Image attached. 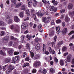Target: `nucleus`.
I'll list each match as a JSON object with an SVG mask.
<instances>
[{
	"label": "nucleus",
	"mask_w": 74,
	"mask_h": 74,
	"mask_svg": "<svg viewBox=\"0 0 74 74\" xmlns=\"http://www.w3.org/2000/svg\"><path fill=\"white\" fill-rule=\"evenodd\" d=\"M20 57L19 56H18L12 58L11 62L12 63H14L16 62L19 61Z\"/></svg>",
	"instance_id": "obj_1"
},
{
	"label": "nucleus",
	"mask_w": 74,
	"mask_h": 74,
	"mask_svg": "<svg viewBox=\"0 0 74 74\" xmlns=\"http://www.w3.org/2000/svg\"><path fill=\"white\" fill-rule=\"evenodd\" d=\"M41 64V62H40L37 61H35L34 63L33 64V65L36 67H37L38 66H40Z\"/></svg>",
	"instance_id": "obj_2"
},
{
	"label": "nucleus",
	"mask_w": 74,
	"mask_h": 74,
	"mask_svg": "<svg viewBox=\"0 0 74 74\" xmlns=\"http://www.w3.org/2000/svg\"><path fill=\"white\" fill-rule=\"evenodd\" d=\"M72 57H73V56L71 54H69L68 56L67 57L66 61L67 62L69 63V62H71V59L72 58Z\"/></svg>",
	"instance_id": "obj_3"
},
{
	"label": "nucleus",
	"mask_w": 74,
	"mask_h": 74,
	"mask_svg": "<svg viewBox=\"0 0 74 74\" xmlns=\"http://www.w3.org/2000/svg\"><path fill=\"white\" fill-rule=\"evenodd\" d=\"M14 52V50L12 48L10 49V50L8 51V53L9 55L10 56H12V53Z\"/></svg>",
	"instance_id": "obj_4"
},
{
	"label": "nucleus",
	"mask_w": 74,
	"mask_h": 74,
	"mask_svg": "<svg viewBox=\"0 0 74 74\" xmlns=\"http://www.w3.org/2000/svg\"><path fill=\"white\" fill-rule=\"evenodd\" d=\"M38 30L40 31V32L41 33L43 32V29H42V25H39L38 26Z\"/></svg>",
	"instance_id": "obj_5"
},
{
	"label": "nucleus",
	"mask_w": 74,
	"mask_h": 74,
	"mask_svg": "<svg viewBox=\"0 0 74 74\" xmlns=\"http://www.w3.org/2000/svg\"><path fill=\"white\" fill-rule=\"evenodd\" d=\"M40 44L38 43L35 46V49L36 51H38L41 48Z\"/></svg>",
	"instance_id": "obj_6"
},
{
	"label": "nucleus",
	"mask_w": 74,
	"mask_h": 74,
	"mask_svg": "<svg viewBox=\"0 0 74 74\" xmlns=\"http://www.w3.org/2000/svg\"><path fill=\"white\" fill-rule=\"evenodd\" d=\"M49 10L50 11H55L56 12V10L57 9L56 8H55V7L54 6H51L49 7Z\"/></svg>",
	"instance_id": "obj_7"
},
{
	"label": "nucleus",
	"mask_w": 74,
	"mask_h": 74,
	"mask_svg": "<svg viewBox=\"0 0 74 74\" xmlns=\"http://www.w3.org/2000/svg\"><path fill=\"white\" fill-rule=\"evenodd\" d=\"M8 68L11 71L12 70H13L15 69V67L11 65H10L8 67Z\"/></svg>",
	"instance_id": "obj_8"
},
{
	"label": "nucleus",
	"mask_w": 74,
	"mask_h": 74,
	"mask_svg": "<svg viewBox=\"0 0 74 74\" xmlns=\"http://www.w3.org/2000/svg\"><path fill=\"white\" fill-rule=\"evenodd\" d=\"M56 30L57 31V34H59L60 33V27H56Z\"/></svg>",
	"instance_id": "obj_9"
},
{
	"label": "nucleus",
	"mask_w": 74,
	"mask_h": 74,
	"mask_svg": "<svg viewBox=\"0 0 74 74\" xmlns=\"http://www.w3.org/2000/svg\"><path fill=\"white\" fill-rule=\"evenodd\" d=\"M10 39V37L8 36H5L4 38V40H3V42H4V41H8Z\"/></svg>",
	"instance_id": "obj_10"
},
{
	"label": "nucleus",
	"mask_w": 74,
	"mask_h": 74,
	"mask_svg": "<svg viewBox=\"0 0 74 74\" xmlns=\"http://www.w3.org/2000/svg\"><path fill=\"white\" fill-rule=\"evenodd\" d=\"M14 20L16 22H19V18L16 16H14Z\"/></svg>",
	"instance_id": "obj_11"
},
{
	"label": "nucleus",
	"mask_w": 74,
	"mask_h": 74,
	"mask_svg": "<svg viewBox=\"0 0 74 74\" xmlns=\"http://www.w3.org/2000/svg\"><path fill=\"white\" fill-rule=\"evenodd\" d=\"M73 4L72 3H70L69 4V5L68 7V8L69 10H71V9H72V8H73Z\"/></svg>",
	"instance_id": "obj_12"
},
{
	"label": "nucleus",
	"mask_w": 74,
	"mask_h": 74,
	"mask_svg": "<svg viewBox=\"0 0 74 74\" xmlns=\"http://www.w3.org/2000/svg\"><path fill=\"white\" fill-rule=\"evenodd\" d=\"M41 41V40L40 38H35V42L36 43H38V42H40V41Z\"/></svg>",
	"instance_id": "obj_13"
},
{
	"label": "nucleus",
	"mask_w": 74,
	"mask_h": 74,
	"mask_svg": "<svg viewBox=\"0 0 74 74\" xmlns=\"http://www.w3.org/2000/svg\"><path fill=\"white\" fill-rule=\"evenodd\" d=\"M21 28L23 29H26L27 28V26L25 24L23 23L21 25Z\"/></svg>",
	"instance_id": "obj_14"
},
{
	"label": "nucleus",
	"mask_w": 74,
	"mask_h": 74,
	"mask_svg": "<svg viewBox=\"0 0 74 74\" xmlns=\"http://www.w3.org/2000/svg\"><path fill=\"white\" fill-rule=\"evenodd\" d=\"M70 19L69 18V16H65V21L66 22H69V21H70Z\"/></svg>",
	"instance_id": "obj_15"
},
{
	"label": "nucleus",
	"mask_w": 74,
	"mask_h": 74,
	"mask_svg": "<svg viewBox=\"0 0 74 74\" xmlns=\"http://www.w3.org/2000/svg\"><path fill=\"white\" fill-rule=\"evenodd\" d=\"M67 32V28H65L62 31V32L64 34H66Z\"/></svg>",
	"instance_id": "obj_16"
},
{
	"label": "nucleus",
	"mask_w": 74,
	"mask_h": 74,
	"mask_svg": "<svg viewBox=\"0 0 74 74\" xmlns=\"http://www.w3.org/2000/svg\"><path fill=\"white\" fill-rule=\"evenodd\" d=\"M21 10L24 11L26 9V5H22L21 8Z\"/></svg>",
	"instance_id": "obj_17"
},
{
	"label": "nucleus",
	"mask_w": 74,
	"mask_h": 74,
	"mask_svg": "<svg viewBox=\"0 0 74 74\" xmlns=\"http://www.w3.org/2000/svg\"><path fill=\"white\" fill-rule=\"evenodd\" d=\"M69 47H71L70 48L71 49H73L74 51V46L73 44L72 43H71L70 44H69Z\"/></svg>",
	"instance_id": "obj_18"
},
{
	"label": "nucleus",
	"mask_w": 74,
	"mask_h": 74,
	"mask_svg": "<svg viewBox=\"0 0 74 74\" xmlns=\"http://www.w3.org/2000/svg\"><path fill=\"white\" fill-rule=\"evenodd\" d=\"M0 54L3 56H5L6 55L5 53L4 52H3V50H0Z\"/></svg>",
	"instance_id": "obj_19"
},
{
	"label": "nucleus",
	"mask_w": 74,
	"mask_h": 74,
	"mask_svg": "<svg viewBox=\"0 0 74 74\" xmlns=\"http://www.w3.org/2000/svg\"><path fill=\"white\" fill-rule=\"evenodd\" d=\"M29 66V63H25L23 66V68H24V67H27V66Z\"/></svg>",
	"instance_id": "obj_20"
},
{
	"label": "nucleus",
	"mask_w": 74,
	"mask_h": 74,
	"mask_svg": "<svg viewBox=\"0 0 74 74\" xmlns=\"http://www.w3.org/2000/svg\"><path fill=\"white\" fill-rule=\"evenodd\" d=\"M32 3V1L30 0L29 1L28 3V7H31Z\"/></svg>",
	"instance_id": "obj_21"
},
{
	"label": "nucleus",
	"mask_w": 74,
	"mask_h": 74,
	"mask_svg": "<svg viewBox=\"0 0 74 74\" xmlns=\"http://www.w3.org/2000/svg\"><path fill=\"white\" fill-rule=\"evenodd\" d=\"M10 61H11V59L7 58L5 59L6 63H9Z\"/></svg>",
	"instance_id": "obj_22"
},
{
	"label": "nucleus",
	"mask_w": 74,
	"mask_h": 74,
	"mask_svg": "<svg viewBox=\"0 0 74 74\" xmlns=\"http://www.w3.org/2000/svg\"><path fill=\"white\" fill-rule=\"evenodd\" d=\"M46 46L45 45V44H43V49H42V52H44V51H45L46 49V48H45Z\"/></svg>",
	"instance_id": "obj_23"
},
{
	"label": "nucleus",
	"mask_w": 74,
	"mask_h": 74,
	"mask_svg": "<svg viewBox=\"0 0 74 74\" xmlns=\"http://www.w3.org/2000/svg\"><path fill=\"white\" fill-rule=\"evenodd\" d=\"M52 3H53V4H54V5H56L58 4V2L56 1H52Z\"/></svg>",
	"instance_id": "obj_24"
},
{
	"label": "nucleus",
	"mask_w": 74,
	"mask_h": 74,
	"mask_svg": "<svg viewBox=\"0 0 74 74\" xmlns=\"http://www.w3.org/2000/svg\"><path fill=\"white\" fill-rule=\"evenodd\" d=\"M54 35V31H52L49 34V36L50 37L51 36H53Z\"/></svg>",
	"instance_id": "obj_25"
},
{
	"label": "nucleus",
	"mask_w": 74,
	"mask_h": 74,
	"mask_svg": "<svg viewBox=\"0 0 74 74\" xmlns=\"http://www.w3.org/2000/svg\"><path fill=\"white\" fill-rule=\"evenodd\" d=\"M30 54H31V57L32 58H33V57H34V53L33 52H32L31 51H29Z\"/></svg>",
	"instance_id": "obj_26"
},
{
	"label": "nucleus",
	"mask_w": 74,
	"mask_h": 74,
	"mask_svg": "<svg viewBox=\"0 0 74 74\" xmlns=\"http://www.w3.org/2000/svg\"><path fill=\"white\" fill-rule=\"evenodd\" d=\"M50 71L51 73H55L54 69L52 68L50 69Z\"/></svg>",
	"instance_id": "obj_27"
},
{
	"label": "nucleus",
	"mask_w": 74,
	"mask_h": 74,
	"mask_svg": "<svg viewBox=\"0 0 74 74\" xmlns=\"http://www.w3.org/2000/svg\"><path fill=\"white\" fill-rule=\"evenodd\" d=\"M60 64L61 66H63L64 64V62H63V61L62 60H61L60 62Z\"/></svg>",
	"instance_id": "obj_28"
},
{
	"label": "nucleus",
	"mask_w": 74,
	"mask_h": 74,
	"mask_svg": "<svg viewBox=\"0 0 74 74\" xmlns=\"http://www.w3.org/2000/svg\"><path fill=\"white\" fill-rule=\"evenodd\" d=\"M63 41H60L57 44L58 45H61L62 44H63Z\"/></svg>",
	"instance_id": "obj_29"
},
{
	"label": "nucleus",
	"mask_w": 74,
	"mask_h": 74,
	"mask_svg": "<svg viewBox=\"0 0 74 74\" xmlns=\"http://www.w3.org/2000/svg\"><path fill=\"white\" fill-rule=\"evenodd\" d=\"M69 14L70 15L73 16L74 15V11H73L72 12H69Z\"/></svg>",
	"instance_id": "obj_30"
},
{
	"label": "nucleus",
	"mask_w": 74,
	"mask_h": 74,
	"mask_svg": "<svg viewBox=\"0 0 74 74\" xmlns=\"http://www.w3.org/2000/svg\"><path fill=\"white\" fill-rule=\"evenodd\" d=\"M47 22H49L51 21V18L50 17H48L47 18Z\"/></svg>",
	"instance_id": "obj_31"
},
{
	"label": "nucleus",
	"mask_w": 74,
	"mask_h": 74,
	"mask_svg": "<svg viewBox=\"0 0 74 74\" xmlns=\"http://www.w3.org/2000/svg\"><path fill=\"white\" fill-rule=\"evenodd\" d=\"M31 12L32 15H35L34 14V10L33 9H32L31 10Z\"/></svg>",
	"instance_id": "obj_32"
},
{
	"label": "nucleus",
	"mask_w": 74,
	"mask_h": 74,
	"mask_svg": "<svg viewBox=\"0 0 74 74\" xmlns=\"http://www.w3.org/2000/svg\"><path fill=\"white\" fill-rule=\"evenodd\" d=\"M47 18L45 17H43L42 18V22H46L47 21Z\"/></svg>",
	"instance_id": "obj_33"
},
{
	"label": "nucleus",
	"mask_w": 74,
	"mask_h": 74,
	"mask_svg": "<svg viewBox=\"0 0 74 74\" xmlns=\"http://www.w3.org/2000/svg\"><path fill=\"white\" fill-rule=\"evenodd\" d=\"M26 48L27 49H30V44L29 43H27L26 45Z\"/></svg>",
	"instance_id": "obj_34"
},
{
	"label": "nucleus",
	"mask_w": 74,
	"mask_h": 74,
	"mask_svg": "<svg viewBox=\"0 0 74 74\" xmlns=\"http://www.w3.org/2000/svg\"><path fill=\"white\" fill-rule=\"evenodd\" d=\"M11 39L12 40L15 41L16 40V38H14V37L13 36H12L11 37Z\"/></svg>",
	"instance_id": "obj_35"
},
{
	"label": "nucleus",
	"mask_w": 74,
	"mask_h": 74,
	"mask_svg": "<svg viewBox=\"0 0 74 74\" xmlns=\"http://www.w3.org/2000/svg\"><path fill=\"white\" fill-rule=\"evenodd\" d=\"M22 5V4H21V3H18L16 5V7L17 8H18V7H19L20 6H21Z\"/></svg>",
	"instance_id": "obj_36"
},
{
	"label": "nucleus",
	"mask_w": 74,
	"mask_h": 74,
	"mask_svg": "<svg viewBox=\"0 0 74 74\" xmlns=\"http://www.w3.org/2000/svg\"><path fill=\"white\" fill-rule=\"evenodd\" d=\"M19 28H16L15 29H14V30H15L16 32L18 33L19 32Z\"/></svg>",
	"instance_id": "obj_37"
},
{
	"label": "nucleus",
	"mask_w": 74,
	"mask_h": 74,
	"mask_svg": "<svg viewBox=\"0 0 74 74\" xmlns=\"http://www.w3.org/2000/svg\"><path fill=\"white\" fill-rule=\"evenodd\" d=\"M36 14L38 16H39L40 15L41 16L42 15V14L40 13V12H38L36 13Z\"/></svg>",
	"instance_id": "obj_38"
},
{
	"label": "nucleus",
	"mask_w": 74,
	"mask_h": 74,
	"mask_svg": "<svg viewBox=\"0 0 74 74\" xmlns=\"http://www.w3.org/2000/svg\"><path fill=\"white\" fill-rule=\"evenodd\" d=\"M11 71L8 68V70L6 71V73L7 74H9V73H11Z\"/></svg>",
	"instance_id": "obj_39"
},
{
	"label": "nucleus",
	"mask_w": 74,
	"mask_h": 74,
	"mask_svg": "<svg viewBox=\"0 0 74 74\" xmlns=\"http://www.w3.org/2000/svg\"><path fill=\"white\" fill-rule=\"evenodd\" d=\"M8 66V64H7L5 66H3V70H5V69H6V67H7V66Z\"/></svg>",
	"instance_id": "obj_40"
},
{
	"label": "nucleus",
	"mask_w": 74,
	"mask_h": 74,
	"mask_svg": "<svg viewBox=\"0 0 74 74\" xmlns=\"http://www.w3.org/2000/svg\"><path fill=\"white\" fill-rule=\"evenodd\" d=\"M39 58V56L38 55H36L34 57V59L35 60H36V59H38V58Z\"/></svg>",
	"instance_id": "obj_41"
},
{
	"label": "nucleus",
	"mask_w": 74,
	"mask_h": 74,
	"mask_svg": "<svg viewBox=\"0 0 74 74\" xmlns=\"http://www.w3.org/2000/svg\"><path fill=\"white\" fill-rule=\"evenodd\" d=\"M73 33H74V31H72L68 34V36H70V35H71Z\"/></svg>",
	"instance_id": "obj_42"
},
{
	"label": "nucleus",
	"mask_w": 74,
	"mask_h": 74,
	"mask_svg": "<svg viewBox=\"0 0 74 74\" xmlns=\"http://www.w3.org/2000/svg\"><path fill=\"white\" fill-rule=\"evenodd\" d=\"M19 16L20 17L22 18V17H23V12H21L19 14Z\"/></svg>",
	"instance_id": "obj_43"
},
{
	"label": "nucleus",
	"mask_w": 74,
	"mask_h": 74,
	"mask_svg": "<svg viewBox=\"0 0 74 74\" xmlns=\"http://www.w3.org/2000/svg\"><path fill=\"white\" fill-rule=\"evenodd\" d=\"M26 14L27 15H28V16H29V15H30V14H29V10H27L26 11Z\"/></svg>",
	"instance_id": "obj_44"
},
{
	"label": "nucleus",
	"mask_w": 74,
	"mask_h": 74,
	"mask_svg": "<svg viewBox=\"0 0 74 74\" xmlns=\"http://www.w3.org/2000/svg\"><path fill=\"white\" fill-rule=\"evenodd\" d=\"M54 61L56 63H58V58L56 57H55L54 58Z\"/></svg>",
	"instance_id": "obj_45"
},
{
	"label": "nucleus",
	"mask_w": 74,
	"mask_h": 74,
	"mask_svg": "<svg viewBox=\"0 0 74 74\" xmlns=\"http://www.w3.org/2000/svg\"><path fill=\"white\" fill-rule=\"evenodd\" d=\"M65 12V10H61L60 11V14H62L64 13Z\"/></svg>",
	"instance_id": "obj_46"
},
{
	"label": "nucleus",
	"mask_w": 74,
	"mask_h": 74,
	"mask_svg": "<svg viewBox=\"0 0 74 74\" xmlns=\"http://www.w3.org/2000/svg\"><path fill=\"white\" fill-rule=\"evenodd\" d=\"M45 55H49V52L46 50L45 51Z\"/></svg>",
	"instance_id": "obj_47"
},
{
	"label": "nucleus",
	"mask_w": 74,
	"mask_h": 74,
	"mask_svg": "<svg viewBox=\"0 0 74 74\" xmlns=\"http://www.w3.org/2000/svg\"><path fill=\"white\" fill-rule=\"evenodd\" d=\"M12 22V19H10L9 20L8 23L9 24H10V23H11Z\"/></svg>",
	"instance_id": "obj_48"
},
{
	"label": "nucleus",
	"mask_w": 74,
	"mask_h": 74,
	"mask_svg": "<svg viewBox=\"0 0 74 74\" xmlns=\"http://www.w3.org/2000/svg\"><path fill=\"white\" fill-rule=\"evenodd\" d=\"M66 49H67V47H64L62 48V51H66Z\"/></svg>",
	"instance_id": "obj_49"
},
{
	"label": "nucleus",
	"mask_w": 74,
	"mask_h": 74,
	"mask_svg": "<svg viewBox=\"0 0 74 74\" xmlns=\"http://www.w3.org/2000/svg\"><path fill=\"white\" fill-rule=\"evenodd\" d=\"M19 52H15L14 53V55H18V54H19Z\"/></svg>",
	"instance_id": "obj_50"
},
{
	"label": "nucleus",
	"mask_w": 74,
	"mask_h": 74,
	"mask_svg": "<svg viewBox=\"0 0 74 74\" xmlns=\"http://www.w3.org/2000/svg\"><path fill=\"white\" fill-rule=\"evenodd\" d=\"M50 49H49V51L50 53H52V49L51 47H50Z\"/></svg>",
	"instance_id": "obj_51"
},
{
	"label": "nucleus",
	"mask_w": 74,
	"mask_h": 74,
	"mask_svg": "<svg viewBox=\"0 0 74 74\" xmlns=\"http://www.w3.org/2000/svg\"><path fill=\"white\" fill-rule=\"evenodd\" d=\"M56 38H57V36L56 35L55 36L54 40L55 42H56Z\"/></svg>",
	"instance_id": "obj_52"
},
{
	"label": "nucleus",
	"mask_w": 74,
	"mask_h": 74,
	"mask_svg": "<svg viewBox=\"0 0 74 74\" xmlns=\"http://www.w3.org/2000/svg\"><path fill=\"white\" fill-rule=\"evenodd\" d=\"M33 23L32 22H30L29 23V26L31 27H32V26H33Z\"/></svg>",
	"instance_id": "obj_53"
},
{
	"label": "nucleus",
	"mask_w": 74,
	"mask_h": 74,
	"mask_svg": "<svg viewBox=\"0 0 74 74\" xmlns=\"http://www.w3.org/2000/svg\"><path fill=\"white\" fill-rule=\"evenodd\" d=\"M25 60L26 61H29L30 60V58L28 57H27L25 58Z\"/></svg>",
	"instance_id": "obj_54"
},
{
	"label": "nucleus",
	"mask_w": 74,
	"mask_h": 74,
	"mask_svg": "<svg viewBox=\"0 0 74 74\" xmlns=\"http://www.w3.org/2000/svg\"><path fill=\"white\" fill-rule=\"evenodd\" d=\"M4 25V23L3 21L0 22V26H3Z\"/></svg>",
	"instance_id": "obj_55"
},
{
	"label": "nucleus",
	"mask_w": 74,
	"mask_h": 74,
	"mask_svg": "<svg viewBox=\"0 0 74 74\" xmlns=\"http://www.w3.org/2000/svg\"><path fill=\"white\" fill-rule=\"evenodd\" d=\"M47 73V70L44 69L42 73L43 74H46Z\"/></svg>",
	"instance_id": "obj_56"
},
{
	"label": "nucleus",
	"mask_w": 74,
	"mask_h": 74,
	"mask_svg": "<svg viewBox=\"0 0 74 74\" xmlns=\"http://www.w3.org/2000/svg\"><path fill=\"white\" fill-rule=\"evenodd\" d=\"M61 22L60 20H58L56 21V23H60Z\"/></svg>",
	"instance_id": "obj_57"
},
{
	"label": "nucleus",
	"mask_w": 74,
	"mask_h": 74,
	"mask_svg": "<svg viewBox=\"0 0 74 74\" xmlns=\"http://www.w3.org/2000/svg\"><path fill=\"white\" fill-rule=\"evenodd\" d=\"M26 53H27L26 52H24L23 54V58H24L26 56Z\"/></svg>",
	"instance_id": "obj_58"
},
{
	"label": "nucleus",
	"mask_w": 74,
	"mask_h": 74,
	"mask_svg": "<svg viewBox=\"0 0 74 74\" xmlns=\"http://www.w3.org/2000/svg\"><path fill=\"white\" fill-rule=\"evenodd\" d=\"M37 71V70L36 69H34L32 71V73H36Z\"/></svg>",
	"instance_id": "obj_59"
},
{
	"label": "nucleus",
	"mask_w": 74,
	"mask_h": 74,
	"mask_svg": "<svg viewBox=\"0 0 74 74\" xmlns=\"http://www.w3.org/2000/svg\"><path fill=\"white\" fill-rule=\"evenodd\" d=\"M4 34V32L3 31H2L1 32V33L0 34V35L1 36H3Z\"/></svg>",
	"instance_id": "obj_60"
},
{
	"label": "nucleus",
	"mask_w": 74,
	"mask_h": 74,
	"mask_svg": "<svg viewBox=\"0 0 74 74\" xmlns=\"http://www.w3.org/2000/svg\"><path fill=\"white\" fill-rule=\"evenodd\" d=\"M62 25L63 27H64V26H65V25H66V23H65V22H62Z\"/></svg>",
	"instance_id": "obj_61"
},
{
	"label": "nucleus",
	"mask_w": 74,
	"mask_h": 74,
	"mask_svg": "<svg viewBox=\"0 0 74 74\" xmlns=\"http://www.w3.org/2000/svg\"><path fill=\"white\" fill-rule=\"evenodd\" d=\"M22 47H23V46H22V45H19L18 46V48L19 49H21V48H22Z\"/></svg>",
	"instance_id": "obj_62"
},
{
	"label": "nucleus",
	"mask_w": 74,
	"mask_h": 74,
	"mask_svg": "<svg viewBox=\"0 0 74 74\" xmlns=\"http://www.w3.org/2000/svg\"><path fill=\"white\" fill-rule=\"evenodd\" d=\"M71 63H72V64H74V58H73V59L72 60Z\"/></svg>",
	"instance_id": "obj_63"
},
{
	"label": "nucleus",
	"mask_w": 74,
	"mask_h": 74,
	"mask_svg": "<svg viewBox=\"0 0 74 74\" xmlns=\"http://www.w3.org/2000/svg\"><path fill=\"white\" fill-rule=\"evenodd\" d=\"M62 73L63 74H68V73H67V72H66V71H63Z\"/></svg>",
	"instance_id": "obj_64"
}]
</instances>
